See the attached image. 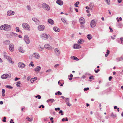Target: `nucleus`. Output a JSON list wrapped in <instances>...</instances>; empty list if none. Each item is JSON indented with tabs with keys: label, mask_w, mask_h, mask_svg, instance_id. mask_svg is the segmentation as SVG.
<instances>
[{
	"label": "nucleus",
	"mask_w": 123,
	"mask_h": 123,
	"mask_svg": "<svg viewBox=\"0 0 123 123\" xmlns=\"http://www.w3.org/2000/svg\"><path fill=\"white\" fill-rule=\"evenodd\" d=\"M89 7L90 9H92L93 7V6L92 5H90L89 6Z\"/></svg>",
	"instance_id": "48"
},
{
	"label": "nucleus",
	"mask_w": 123,
	"mask_h": 123,
	"mask_svg": "<svg viewBox=\"0 0 123 123\" xmlns=\"http://www.w3.org/2000/svg\"><path fill=\"white\" fill-rule=\"evenodd\" d=\"M63 111L62 110H60L59 112V114L61 113V115H63V114L62 113Z\"/></svg>",
	"instance_id": "44"
},
{
	"label": "nucleus",
	"mask_w": 123,
	"mask_h": 123,
	"mask_svg": "<svg viewBox=\"0 0 123 123\" xmlns=\"http://www.w3.org/2000/svg\"><path fill=\"white\" fill-rule=\"evenodd\" d=\"M81 28L83 29L84 28V25H82V24L81 25V26H80Z\"/></svg>",
	"instance_id": "62"
},
{
	"label": "nucleus",
	"mask_w": 123,
	"mask_h": 123,
	"mask_svg": "<svg viewBox=\"0 0 123 123\" xmlns=\"http://www.w3.org/2000/svg\"><path fill=\"white\" fill-rule=\"evenodd\" d=\"M81 47L80 45L77 44H75L74 45V49H79L81 48Z\"/></svg>",
	"instance_id": "21"
},
{
	"label": "nucleus",
	"mask_w": 123,
	"mask_h": 123,
	"mask_svg": "<svg viewBox=\"0 0 123 123\" xmlns=\"http://www.w3.org/2000/svg\"><path fill=\"white\" fill-rule=\"evenodd\" d=\"M123 60V57L122 56L119 58L117 59V62L122 61Z\"/></svg>",
	"instance_id": "26"
},
{
	"label": "nucleus",
	"mask_w": 123,
	"mask_h": 123,
	"mask_svg": "<svg viewBox=\"0 0 123 123\" xmlns=\"http://www.w3.org/2000/svg\"><path fill=\"white\" fill-rule=\"evenodd\" d=\"M9 49L11 52H12L13 51L14 47V45L13 44L11 43L9 45Z\"/></svg>",
	"instance_id": "10"
},
{
	"label": "nucleus",
	"mask_w": 123,
	"mask_h": 123,
	"mask_svg": "<svg viewBox=\"0 0 123 123\" xmlns=\"http://www.w3.org/2000/svg\"><path fill=\"white\" fill-rule=\"evenodd\" d=\"M58 84L60 86H63V85L60 82V81H59L58 82Z\"/></svg>",
	"instance_id": "49"
},
{
	"label": "nucleus",
	"mask_w": 123,
	"mask_h": 123,
	"mask_svg": "<svg viewBox=\"0 0 123 123\" xmlns=\"http://www.w3.org/2000/svg\"><path fill=\"white\" fill-rule=\"evenodd\" d=\"M108 5H110V0H105Z\"/></svg>",
	"instance_id": "36"
},
{
	"label": "nucleus",
	"mask_w": 123,
	"mask_h": 123,
	"mask_svg": "<svg viewBox=\"0 0 123 123\" xmlns=\"http://www.w3.org/2000/svg\"><path fill=\"white\" fill-rule=\"evenodd\" d=\"M109 28L110 29V31L111 32H112L113 31V30L111 28V27H109Z\"/></svg>",
	"instance_id": "61"
},
{
	"label": "nucleus",
	"mask_w": 123,
	"mask_h": 123,
	"mask_svg": "<svg viewBox=\"0 0 123 123\" xmlns=\"http://www.w3.org/2000/svg\"><path fill=\"white\" fill-rule=\"evenodd\" d=\"M93 77V76H91L89 77V79H92L93 80H94V78H92Z\"/></svg>",
	"instance_id": "57"
},
{
	"label": "nucleus",
	"mask_w": 123,
	"mask_h": 123,
	"mask_svg": "<svg viewBox=\"0 0 123 123\" xmlns=\"http://www.w3.org/2000/svg\"><path fill=\"white\" fill-rule=\"evenodd\" d=\"M112 77L111 76L109 78V80L110 81H111V80L112 79Z\"/></svg>",
	"instance_id": "60"
},
{
	"label": "nucleus",
	"mask_w": 123,
	"mask_h": 123,
	"mask_svg": "<svg viewBox=\"0 0 123 123\" xmlns=\"http://www.w3.org/2000/svg\"><path fill=\"white\" fill-rule=\"evenodd\" d=\"M122 0H117V2L118 3H120L122 2Z\"/></svg>",
	"instance_id": "63"
},
{
	"label": "nucleus",
	"mask_w": 123,
	"mask_h": 123,
	"mask_svg": "<svg viewBox=\"0 0 123 123\" xmlns=\"http://www.w3.org/2000/svg\"><path fill=\"white\" fill-rule=\"evenodd\" d=\"M67 105L68 106H71V105L69 104V102H67Z\"/></svg>",
	"instance_id": "55"
},
{
	"label": "nucleus",
	"mask_w": 123,
	"mask_h": 123,
	"mask_svg": "<svg viewBox=\"0 0 123 123\" xmlns=\"http://www.w3.org/2000/svg\"><path fill=\"white\" fill-rule=\"evenodd\" d=\"M10 122V123H14V122H13V120L12 119H11Z\"/></svg>",
	"instance_id": "59"
},
{
	"label": "nucleus",
	"mask_w": 123,
	"mask_h": 123,
	"mask_svg": "<svg viewBox=\"0 0 123 123\" xmlns=\"http://www.w3.org/2000/svg\"><path fill=\"white\" fill-rule=\"evenodd\" d=\"M20 81H18L16 83V84L17 86L18 87H20Z\"/></svg>",
	"instance_id": "30"
},
{
	"label": "nucleus",
	"mask_w": 123,
	"mask_h": 123,
	"mask_svg": "<svg viewBox=\"0 0 123 123\" xmlns=\"http://www.w3.org/2000/svg\"><path fill=\"white\" fill-rule=\"evenodd\" d=\"M24 40L25 42L27 44H29L30 43V41L28 36L25 35L24 36Z\"/></svg>",
	"instance_id": "4"
},
{
	"label": "nucleus",
	"mask_w": 123,
	"mask_h": 123,
	"mask_svg": "<svg viewBox=\"0 0 123 123\" xmlns=\"http://www.w3.org/2000/svg\"><path fill=\"white\" fill-rule=\"evenodd\" d=\"M79 21L81 25L84 24L85 21L84 18H80L79 19Z\"/></svg>",
	"instance_id": "14"
},
{
	"label": "nucleus",
	"mask_w": 123,
	"mask_h": 123,
	"mask_svg": "<svg viewBox=\"0 0 123 123\" xmlns=\"http://www.w3.org/2000/svg\"><path fill=\"white\" fill-rule=\"evenodd\" d=\"M55 53L57 56H59L60 55V51L58 49L55 48L54 50Z\"/></svg>",
	"instance_id": "17"
},
{
	"label": "nucleus",
	"mask_w": 123,
	"mask_h": 123,
	"mask_svg": "<svg viewBox=\"0 0 123 123\" xmlns=\"http://www.w3.org/2000/svg\"><path fill=\"white\" fill-rule=\"evenodd\" d=\"M116 116L117 115L116 114H114L113 113H112L111 114V117H116Z\"/></svg>",
	"instance_id": "37"
},
{
	"label": "nucleus",
	"mask_w": 123,
	"mask_h": 123,
	"mask_svg": "<svg viewBox=\"0 0 123 123\" xmlns=\"http://www.w3.org/2000/svg\"><path fill=\"white\" fill-rule=\"evenodd\" d=\"M56 3L58 5L61 6L63 4V2L61 0H57L56 1Z\"/></svg>",
	"instance_id": "19"
},
{
	"label": "nucleus",
	"mask_w": 123,
	"mask_h": 123,
	"mask_svg": "<svg viewBox=\"0 0 123 123\" xmlns=\"http://www.w3.org/2000/svg\"><path fill=\"white\" fill-rule=\"evenodd\" d=\"M4 43L5 44L8 45L10 44V42L9 40H7L4 42Z\"/></svg>",
	"instance_id": "28"
},
{
	"label": "nucleus",
	"mask_w": 123,
	"mask_h": 123,
	"mask_svg": "<svg viewBox=\"0 0 123 123\" xmlns=\"http://www.w3.org/2000/svg\"><path fill=\"white\" fill-rule=\"evenodd\" d=\"M40 37L43 39L46 40L49 38L50 40H51L52 38L48 34L45 33H43L40 35Z\"/></svg>",
	"instance_id": "1"
},
{
	"label": "nucleus",
	"mask_w": 123,
	"mask_h": 123,
	"mask_svg": "<svg viewBox=\"0 0 123 123\" xmlns=\"http://www.w3.org/2000/svg\"><path fill=\"white\" fill-rule=\"evenodd\" d=\"M6 117H4L3 119L2 120V121L4 122H6Z\"/></svg>",
	"instance_id": "43"
},
{
	"label": "nucleus",
	"mask_w": 123,
	"mask_h": 123,
	"mask_svg": "<svg viewBox=\"0 0 123 123\" xmlns=\"http://www.w3.org/2000/svg\"><path fill=\"white\" fill-rule=\"evenodd\" d=\"M120 39L121 40V42L122 43H123V38H120Z\"/></svg>",
	"instance_id": "51"
},
{
	"label": "nucleus",
	"mask_w": 123,
	"mask_h": 123,
	"mask_svg": "<svg viewBox=\"0 0 123 123\" xmlns=\"http://www.w3.org/2000/svg\"><path fill=\"white\" fill-rule=\"evenodd\" d=\"M45 26L43 25L39 26L38 27V29L39 31H42L44 30Z\"/></svg>",
	"instance_id": "8"
},
{
	"label": "nucleus",
	"mask_w": 123,
	"mask_h": 123,
	"mask_svg": "<svg viewBox=\"0 0 123 123\" xmlns=\"http://www.w3.org/2000/svg\"><path fill=\"white\" fill-rule=\"evenodd\" d=\"M18 50L19 51L22 53L24 52V51L23 50V49L21 47H20L18 48Z\"/></svg>",
	"instance_id": "29"
},
{
	"label": "nucleus",
	"mask_w": 123,
	"mask_h": 123,
	"mask_svg": "<svg viewBox=\"0 0 123 123\" xmlns=\"http://www.w3.org/2000/svg\"><path fill=\"white\" fill-rule=\"evenodd\" d=\"M37 77H35L34 78H32L31 79V83H33L36 80H37Z\"/></svg>",
	"instance_id": "25"
},
{
	"label": "nucleus",
	"mask_w": 123,
	"mask_h": 123,
	"mask_svg": "<svg viewBox=\"0 0 123 123\" xmlns=\"http://www.w3.org/2000/svg\"><path fill=\"white\" fill-rule=\"evenodd\" d=\"M61 20H62V22H64V23L65 24V23H66V21L65 20L64 18H61Z\"/></svg>",
	"instance_id": "40"
},
{
	"label": "nucleus",
	"mask_w": 123,
	"mask_h": 123,
	"mask_svg": "<svg viewBox=\"0 0 123 123\" xmlns=\"http://www.w3.org/2000/svg\"><path fill=\"white\" fill-rule=\"evenodd\" d=\"M49 101L51 102V103H52L54 101V100L53 99H49Z\"/></svg>",
	"instance_id": "42"
},
{
	"label": "nucleus",
	"mask_w": 123,
	"mask_h": 123,
	"mask_svg": "<svg viewBox=\"0 0 123 123\" xmlns=\"http://www.w3.org/2000/svg\"><path fill=\"white\" fill-rule=\"evenodd\" d=\"M80 2L79 1H77L76 3L74 4V5L75 7H78V6L77 5Z\"/></svg>",
	"instance_id": "33"
},
{
	"label": "nucleus",
	"mask_w": 123,
	"mask_h": 123,
	"mask_svg": "<svg viewBox=\"0 0 123 123\" xmlns=\"http://www.w3.org/2000/svg\"><path fill=\"white\" fill-rule=\"evenodd\" d=\"M14 12L12 11H8L7 12V14L8 16L13 15L14 14Z\"/></svg>",
	"instance_id": "13"
},
{
	"label": "nucleus",
	"mask_w": 123,
	"mask_h": 123,
	"mask_svg": "<svg viewBox=\"0 0 123 123\" xmlns=\"http://www.w3.org/2000/svg\"><path fill=\"white\" fill-rule=\"evenodd\" d=\"M4 56L5 58H6V59L8 60L9 62L10 61L11 62H12V61L11 60L12 59L10 57L7 56L5 53L4 54Z\"/></svg>",
	"instance_id": "16"
},
{
	"label": "nucleus",
	"mask_w": 123,
	"mask_h": 123,
	"mask_svg": "<svg viewBox=\"0 0 123 123\" xmlns=\"http://www.w3.org/2000/svg\"><path fill=\"white\" fill-rule=\"evenodd\" d=\"M32 56L34 58L38 59L40 57V55L39 54L37 53H34L33 54Z\"/></svg>",
	"instance_id": "7"
},
{
	"label": "nucleus",
	"mask_w": 123,
	"mask_h": 123,
	"mask_svg": "<svg viewBox=\"0 0 123 123\" xmlns=\"http://www.w3.org/2000/svg\"><path fill=\"white\" fill-rule=\"evenodd\" d=\"M94 71L96 73H97L98 71H99L100 70L99 69H98L97 70H96L95 69Z\"/></svg>",
	"instance_id": "56"
},
{
	"label": "nucleus",
	"mask_w": 123,
	"mask_h": 123,
	"mask_svg": "<svg viewBox=\"0 0 123 123\" xmlns=\"http://www.w3.org/2000/svg\"><path fill=\"white\" fill-rule=\"evenodd\" d=\"M16 29L17 31V32H20V30H19V28L18 27H16Z\"/></svg>",
	"instance_id": "46"
},
{
	"label": "nucleus",
	"mask_w": 123,
	"mask_h": 123,
	"mask_svg": "<svg viewBox=\"0 0 123 123\" xmlns=\"http://www.w3.org/2000/svg\"><path fill=\"white\" fill-rule=\"evenodd\" d=\"M26 119L30 122H31L33 120V119L32 118H30L29 117H28L26 118Z\"/></svg>",
	"instance_id": "27"
},
{
	"label": "nucleus",
	"mask_w": 123,
	"mask_h": 123,
	"mask_svg": "<svg viewBox=\"0 0 123 123\" xmlns=\"http://www.w3.org/2000/svg\"><path fill=\"white\" fill-rule=\"evenodd\" d=\"M18 65L19 68H24L25 66V64L21 62L18 63Z\"/></svg>",
	"instance_id": "6"
},
{
	"label": "nucleus",
	"mask_w": 123,
	"mask_h": 123,
	"mask_svg": "<svg viewBox=\"0 0 123 123\" xmlns=\"http://www.w3.org/2000/svg\"><path fill=\"white\" fill-rule=\"evenodd\" d=\"M84 42V41L82 39H80L78 41V43L79 44H80L83 43Z\"/></svg>",
	"instance_id": "20"
},
{
	"label": "nucleus",
	"mask_w": 123,
	"mask_h": 123,
	"mask_svg": "<svg viewBox=\"0 0 123 123\" xmlns=\"http://www.w3.org/2000/svg\"><path fill=\"white\" fill-rule=\"evenodd\" d=\"M5 25H6L5 24H4L1 26H0V29L2 30H4L5 28L4 27H5Z\"/></svg>",
	"instance_id": "24"
},
{
	"label": "nucleus",
	"mask_w": 123,
	"mask_h": 123,
	"mask_svg": "<svg viewBox=\"0 0 123 123\" xmlns=\"http://www.w3.org/2000/svg\"><path fill=\"white\" fill-rule=\"evenodd\" d=\"M23 28L25 30L29 31L30 29V27L29 25L26 23H24L22 25Z\"/></svg>",
	"instance_id": "2"
},
{
	"label": "nucleus",
	"mask_w": 123,
	"mask_h": 123,
	"mask_svg": "<svg viewBox=\"0 0 123 123\" xmlns=\"http://www.w3.org/2000/svg\"><path fill=\"white\" fill-rule=\"evenodd\" d=\"M48 22L50 24L53 25L54 24V22L53 20L51 19H49L48 20Z\"/></svg>",
	"instance_id": "23"
},
{
	"label": "nucleus",
	"mask_w": 123,
	"mask_h": 123,
	"mask_svg": "<svg viewBox=\"0 0 123 123\" xmlns=\"http://www.w3.org/2000/svg\"><path fill=\"white\" fill-rule=\"evenodd\" d=\"M36 98H38V99H40L41 98V97L40 95H38L37 96H36L35 97Z\"/></svg>",
	"instance_id": "39"
},
{
	"label": "nucleus",
	"mask_w": 123,
	"mask_h": 123,
	"mask_svg": "<svg viewBox=\"0 0 123 123\" xmlns=\"http://www.w3.org/2000/svg\"><path fill=\"white\" fill-rule=\"evenodd\" d=\"M32 20L34 21L35 23L37 25H39L40 23V22L39 20L36 18H32Z\"/></svg>",
	"instance_id": "11"
},
{
	"label": "nucleus",
	"mask_w": 123,
	"mask_h": 123,
	"mask_svg": "<svg viewBox=\"0 0 123 123\" xmlns=\"http://www.w3.org/2000/svg\"><path fill=\"white\" fill-rule=\"evenodd\" d=\"M65 101L66 102H69V99L68 98H65Z\"/></svg>",
	"instance_id": "38"
},
{
	"label": "nucleus",
	"mask_w": 123,
	"mask_h": 123,
	"mask_svg": "<svg viewBox=\"0 0 123 123\" xmlns=\"http://www.w3.org/2000/svg\"><path fill=\"white\" fill-rule=\"evenodd\" d=\"M44 48L48 50H50L52 48V47L49 44H45L44 46Z\"/></svg>",
	"instance_id": "15"
},
{
	"label": "nucleus",
	"mask_w": 123,
	"mask_h": 123,
	"mask_svg": "<svg viewBox=\"0 0 123 123\" xmlns=\"http://www.w3.org/2000/svg\"><path fill=\"white\" fill-rule=\"evenodd\" d=\"M53 29V30L56 32H58L60 31L59 29L56 27H54Z\"/></svg>",
	"instance_id": "22"
},
{
	"label": "nucleus",
	"mask_w": 123,
	"mask_h": 123,
	"mask_svg": "<svg viewBox=\"0 0 123 123\" xmlns=\"http://www.w3.org/2000/svg\"><path fill=\"white\" fill-rule=\"evenodd\" d=\"M43 49H44V48L43 47H40L39 48V49L40 51H41L43 50Z\"/></svg>",
	"instance_id": "41"
},
{
	"label": "nucleus",
	"mask_w": 123,
	"mask_h": 123,
	"mask_svg": "<svg viewBox=\"0 0 123 123\" xmlns=\"http://www.w3.org/2000/svg\"><path fill=\"white\" fill-rule=\"evenodd\" d=\"M89 89V87H87L84 88V91H87Z\"/></svg>",
	"instance_id": "50"
},
{
	"label": "nucleus",
	"mask_w": 123,
	"mask_h": 123,
	"mask_svg": "<svg viewBox=\"0 0 123 123\" xmlns=\"http://www.w3.org/2000/svg\"><path fill=\"white\" fill-rule=\"evenodd\" d=\"M109 52H110V51H109V50H107V51L106 52V54L108 55L109 53Z\"/></svg>",
	"instance_id": "64"
},
{
	"label": "nucleus",
	"mask_w": 123,
	"mask_h": 123,
	"mask_svg": "<svg viewBox=\"0 0 123 123\" xmlns=\"http://www.w3.org/2000/svg\"><path fill=\"white\" fill-rule=\"evenodd\" d=\"M57 94L58 95H61L62 94V93L59 91L57 92Z\"/></svg>",
	"instance_id": "52"
},
{
	"label": "nucleus",
	"mask_w": 123,
	"mask_h": 123,
	"mask_svg": "<svg viewBox=\"0 0 123 123\" xmlns=\"http://www.w3.org/2000/svg\"><path fill=\"white\" fill-rule=\"evenodd\" d=\"M6 88L10 89H12L13 88V87H12L10 86L9 85H6Z\"/></svg>",
	"instance_id": "35"
},
{
	"label": "nucleus",
	"mask_w": 123,
	"mask_h": 123,
	"mask_svg": "<svg viewBox=\"0 0 123 123\" xmlns=\"http://www.w3.org/2000/svg\"><path fill=\"white\" fill-rule=\"evenodd\" d=\"M11 77V75L10 76H9V75L7 74H5L2 75L1 77V78L3 79H6L8 77L9 78H10Z\"/></svg>",
	"instance_id": "5"
},
{
	"label": "nucleus",
	"mask_w": 123,
	"mask_h": 123,
	"mask_svg": "<svg viewBox=\"0 0 123 123\" xmlns=\"http://www.w3.org/2000/svg\"><path fill=\"white\" fill-rule=\"evenodd\" d=\"M42 107L43 108H44V106L43 105H41L39 107V108H41Z\"/></svg>",
	"instance_id": "53"
},
{
	"label": "nucleus",
	"mask_w": 123,
	"mask_h": 123,
	"mask_svg": "<svg viewBox=\"0 0 123 123\" xmlns=\"http://www.w3.org/2000/svg\"><path fill=\"white\" fill-rule=\"evenodd\" d=\"M90 25L91 27L92 28H93L96 25V22L94 20L91 21Z\"/></svg>",
	"instance_id": "12"
},
{
	"label": "nucleus",
	"mask_w": 123,
	"mask_h": 123,
	"mask_svg": "<svg viewBox=\"0 0 123 123\" xmlns=\"http://www.w3.org/2000/svg\"><path fill=\"white\" fill-rule=\"evenodd\" d=\"M13 35L15 37H17L18 36V35H17V34H16L15 33H13Z\"/></svg>",
	"instance_id": "54"
},
{
	"label": "nucleus",
	"mask_w": 123,
	"mask_h": 123,
	"mask_svg": "<svg viewBox=\"0 0 123 123\" xmlns=\"http://www.w3.org/2000/svg\"><path fill=\"white\" fill-rule=\"evenodd\" d=\"M72 59L74 60H77V61L79 60V59L76 57L74 56H73L71 57Z\"/></svg>",
	"instance_id": "31"
},
{
	"label": "nucleus",
	"mask_w": 123,
	"mask_h": 123,
	"mask_svg": "<svg viewBox=\"0 0 123 123\" xmlns=\"http://www.w3.org/2000/svg\"><path fill=\"white\" fill-rule=\"evenodd\" d=\"M87 38L89 40L91 39L92 38V36L91 34H89L87 36Z\"/></svg>",
	"instance_id": "32"
},
{
	"label": "nucleus",
	"mask_w": 123,
	"mask_h": 123,
	"mask_svg": "<svg viewBox=\"0 0 123 123\" xmlns=\"http://www.w3.org/2000/svg\"><path fill=\"white\" fill-rule=\"evenodd\" d=\"M42 7L43 9H45L47 11H49L50 9L49 6L45 3H43V4Z\"/></svg>",
	"instance_id": "3"
},
{
	"label": "nucleus",
	"mask_w": 123,
	"mask_h": 123,
	"mask_svg": "<svg viewBox=\"0 0 123 123\" xmlns=\"http://www.w3.org/2000/svg\"><path fill=\"white\" fill-rule=\"evenodd\" d=\"M55 110L56 111H57V110L58 111H60V108H55Z\"/></svg>",
	"instance_id": "47"
},
{
	"label": "nucleus",
	"mask_w": 123,
	"mask_h": 123,
	"mask_svg": "<svg viewBox=\"0 0 123 123\" xmlns=\"http://www.w3.org/2000/svg\"><path fill=\"white\" fill-rule=\"evenodd\" d=\"M5 27H4V30L7 31H9V29L11 28V26L9 25L5 24Z\"/></svg>",
	"instance_id": "9"
},
{
	"label": "nucleus",
	"mask_w": 123,
	"mask_h": 123,
	"mask_svg": "<svg viewBox=\"0 0 123 123\" xmlns=\"http://www.w3.org/2000/svg\"><path fill=\"white\" fill-rule=\"evenodd\" d=\"M51 69H49L47 71H46V72H51Z\"/></svg>",
	"instance_id": "58"
},
{
	"label": "nucleus",
	"mask_w": 123,
	"mask_h": 123,
	"mask_svg": "<svg viewBox=\"0 0 123 123\" xmlns=\"http://www.w3.org/2000/svg\"><path fill=\"white\" fill-rule=\"evenodd\" d=\"M76 23V21L75 20H74L72 21V24L73 25H74L75 23Z\"/></svg>",
	"instance_id": "45"
},
{
	"label": "nucleus",
	"mask_w": 123,
	"mask_h": 123,
	"mask_svg": "<svg viewBox=\"0 0 123 123\" xmlns=\"http://www.w3.org/2000/svg\"><path fill=\"white\" fill-rule=\"evenodd\" d=\"M41 68L40 66H38L36 67V68L35 69V70L36 72H39L40 70L41 69Z\"/></svg>",
	"instance_id": "18"
},
{
	"label": "nucleus",
	"mask_w": 123,
	"mask_h": 123,
	"mask_svg": "<svg viewBox=\"0 0 123 123\" xmlns=\"http://www.w3.org/2000/svg\"><path fill=\"white\" fill-rule=\"evenodd\" d=\"M5 90L4 89H3L2 90V95L3 96H5Z\"/></svg>",
	"instance_id": "34"
}]
</instances>
